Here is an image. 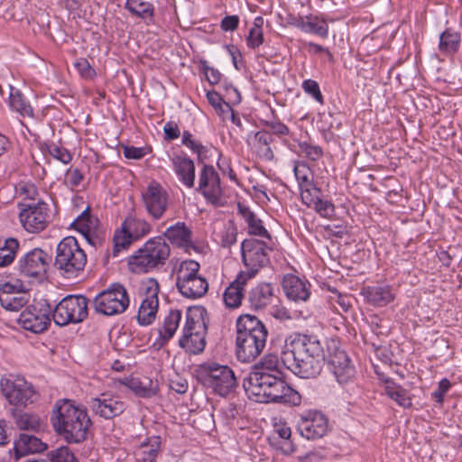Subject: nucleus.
<instances>
[{
	"label": "nucleus",
	"mask_w": 462,
	"mask_h": 462,
	"mask_svg": "<svg viewBox=\"0 0 462 462\" xmlns=\"http://www.w3.org/2000/svg\"><path fill=\"white\" fill-rule=\"evenodd\" d=\"M282 365L301 378H314L322 371L325 354L316 337L291 335L285 339L281 351Z\"/></svg>",
	"instance_id": "obj_1"
},
{
	"label": "nucleus",
	"mask_w": 462,
	"mask_h": 462,
	"mask_svg": "<svg viewBox=\"0 0 462 462\" xmlns=\"http://www.w3.org/2000/svg\"><path fill=\"white\" fill-rule=\"evenodd\" d=\"M50 420L57 435L69 444L84 442L92 425L87 408L69 399L55 402Z\"/></svg>",
	"instance_id": "obj_2"
},
{
	"label": "nucleus",
	"mask_w": 462,
	"mask_h": 462,
	"mask_svg": "<svg viewBox=\"0 0 462 462\" xmlns=\"http://www.w3.org/2000/svg\"><path fill=\"white\" fill-rule=\"evenodd\" d=\"M267 329L255 317L245 315L237 320L236 355L239 361L254 360L263 352L267 338Z\"/></svg>",
	"instance_id": "obj_3"
},
{
	"label": "nucleus",
	"mask_w": 462,
	"mask_h": 462,
	"mask_svg": "<svg viewBox=\"0 0 462 462\" xmlns=\"http://www.w3.org/2000/svg\"><path fill=\"white\" fill-rule=\"evenodd\" d=\"M171 254L170 245L162 236H154L147 240L143 247L128 260L133 273H148L165 264Z\"/></svg>",
	"instance_id": "obj_4"
},
{
	"label": "nucleus",
	"mask_w": 462,
	"mask_h": 462,
	"mask_svg": "<svg viewBox=\"0 0 462 462\" xmlns=\"http://www.w3.org/2000/svg\"><path fill=\"white\" fill-rule=\"evenodd\" d=\"M87 263V254L73 236L64 237L56 247L54 267L66 279L77 278Z\"/></svg>",
	"instance_id": "obj_5"
},
{
	"label": "nucleus",
	"mask_w": 462,
	"mask_h": 462,
	"mask_svg": "<svg viewBox=\"0 0 462 462\" xmlns=\"http://www.w3.org/2000/svg\"><path fill=\"white\" fill-rule=\"evenodd\" d=\"M198 381L219 396L226 397L237 386L234 371L226 365L208 361L196 369Z\"/></svg>",
	"instance_id": "obj_6"
},
{
	"label": "nucleus",
	"mask_w": 462,
	"mask_h": 462,
	"mask_svg": "<svg viewBox=\"0 0 462 462\" xmlns=\"http://www.w3.org/2000/svg\"><path fill=\"white\" fill-rule=\"evenodd\" d=\"M0 387L7 402L15 407L26 408L40 399V393L34 385L20 375L9 374L2 377Z\"/></svg>",
	"instance_id": "obj_7"
},
{
	"label": "nucleus",
	"mask_w": 462,
	"mask_h": 462,
	"mask_svg": "<svg viewBox=\"0 0 462 462\" xmlns=\"http://www.w3.org/2000/svg\"><path fill=\"white\" fill-rule=\"evenodd\" d=\"M88 315V300L83 295H68L52 307L51 318L57 326L79 324Z\"/></svg>",
	"instance_id": "obj_8"
},
{
	"label": "nucleus",
	"mask_w": 462,
	"mask_h": 462,
	"mask_svg": "<svg viewBox=\"0 0 462 462\" xmlns=\"http://www.w3.org/2000/svg\"><path fill=\"white\" fill-rule=\"evenodd\" d=\"M152 232V225L143 217L128 215L119 229L114 234L113 256L127 249L133 242L138 241Z\"/></svg>",
	"instance_id": "obj_9"
},
{
	"label": "nucleus",
	"mask_w": 462,
	"mask_h": 462,
	"mask_svg": "<svg viewBox=\"0 0 462 462\" xmlns=\"http://www.w3.org/2000/svg\"><path fill=\"white\" fill-rule=\"evenodd\" d=\"M130 299L126 289L119 283H113L99 292L93 300L97 313L104 316H115L124 313L129 307Z\"/></svg>",
	"instance_id": "obj_10"
},
{
	"label": "nucleus",
	"mask_w": 462,
	"mask_h": 462,
	"mask_svg": "<svg viewBox=\"0 0 462 462\" xmlns=\"http://www.w3.org/2000/svg\"><path fill=\"white\" fill-rule=\"evenodd\" d=\"M271 251L272 247L263 240L253 237L245 239L241 243V254L246 271L240 273L251 279L254 277L261 268L268 264Z\"/></svg>",
	"instance_id": "obj_11"
},
{
	"label": "nucleus",
	"mask_w": 462,
	"mask_h": 462,
	"mask_svg": "<svg viewBox=\"0 0 462 462\" xmlns=\"http://www.w3.org/2000/svg\"><path fill=\"white\" fill-rule=\"evenodd\" d=\"M52 306L45 300L28 305L19 315L17 323L25 330L40 334L48 329L51 324Z\"/></svg>",
	"instance_id": "obj_12"
},
{
	"label": "nucleus",
	"mask_w": 462,
	"mask_h": 462,
	"mask_svg": "<svg viewBox=\"0 0 462 462\" xmlns=\"http://www.w3.org/2000/svg\"><path fill=\"white\" fill-rule=\"evenodd\" d=\"M160 286L157 280L150 278L143 282L141 294L143 300L137 314V321L142 326L152 324L159 308L158 293Z\"/></svg>",
	"instance_id": "obj_13"
},
{
	"label": "nucleus",
	"mask_w": 462,
	"mask_h": 462,
	"mask_svg": "<svg viewBox=\"0 0 462 462\" xmlns=\"http://www.w3.org/2000/svg\"><path fill=\"white\" fill-rule=\"evenodd\" d=\"M22 208L19 217L23 227L29 233L43 231L50 222V209L43 201L36 204H19Z\"/></svg>",
	"instance_id": "obj_14"
},
{
	"label": "nucleus",
	"mask_w": 462,
	"mask_h": 462,
	"mask_svg": "<svg viewBox=\"0 0 462 462\" xmlns=\"http://www.w3.org/2000/svg\"><path fill=\"white\" fill-rule=\"evenodd\" d=\"M197 190L214 207H223L225 205L220 178L212 165H203L199 174Z\"/></svg>",
	"instance_id": "obj_15"
},
{
	"label": "nucleus",
	"mask_w": 462,
	"mask_h": 462,
	"mask_svg": "<svg viewBox=\"0 0 462 462\" xmlns=\"http://www.w3.org/2000/svg\"><path fill=\"white\" fill-rule=\"evenodd\" d=\"M51 260V256L44 250L33 248L19 258L16 270L23 277H39L47 272Z\"/></svg>",
	"instance_id": "obj_16"
},
{
	"label": "nucleus",
	"mask_w": 462,
	"mask_h": 462,
	"mask_svg": "<svg viewBox=\"0 0 462 462\" xmlns=\"http://www.w3.org/2000/svg\"><path fill=\"white\" fill-rule=\"evenodd\" d=\"M297 430L307 439H320L328 431V419L321 411H305L297 420Z\"/></svg>",
	"instance_id": "obj_17"
},
{
	"label": "nucleus",
	"mask_w": 462,
	"mask_h": 462,
	"mask_svg": "<svg viewBox=\"0 0 462 462\" xmlns=\"http://www.w3.org/2000/svg\"><path fill=\"white\" fill-rule=\"evenodd\" d=\"M143 203L153 220L161 219L169 206V194L158 182L152 180L142 194Z\"/></svg>",
	"instance_id": "obj_18"
},
{
	"label": "nucleus",
	"mask_w": 462,
	"mask_h": 462,
	"mask_svg": "<svg viewBox=\"0 0 462 462\" xmlns=\"http://www.w3.org/2000/svg\"><path fill=\"white\" fill-rule=\"evenodd\" d=\"M91 411L101 418L111 420L121 415L126 409V404L118 397L109 393H103L96 398H92L89 402Z\"/></svg>",
	"instance_id": "obj_19"
},
{
	"label": "nucleus",
	"mask_w": 462,
	"mask_h": 462,
	"mask_svg": "<svg viewBox=\"0 0 462 462\" xmlns=\"http://www.w3.org/2000/svg\"><path fill=\"white\" fill-rule=\"evenodd\" d=\"M98 219L93 217L88 207L78 217L72 222L71 226L79 232L87 242L97 247L101 245L103 238L98 230Z\"/></svg>",
	"instance_id": "obj_20"
},
{
	"label": "nucleus",
	"mask_w": 462,
	"mask_h": 462,
	"mask_svg": "<svg viewBox=\"0 0 462 462\" xmlns=\"http://www.w3.org/2000/svg\"><path fill=\"white\" fill-rule=\"evenodd\" d=\"M161 236L173 245L183 248L187 253H190V250L199 252L198 246L192 242V232L184 222L179 221L170 226Z\"/></svg>",
	"instance_id": "obj_21"
},
{
	"label": "nucleus",
	"mask_w": 462,
	"mask_h": 462,
	"mask_svg": "<svg viewBox=\"0 0 462 462\" xmlns=\"http://www.w3.org/2000/svg\"><path fill=\"white\" fill-rule=\"evenodd\" d=\"M328 368L340 384L347 383L355 376V368L346 352L335 351L328 359Z\"/></svg>",
	"instance_id": "obj_22"
},
{
	"label": "nucleus",
	"mask_w": 462,
	"mask_h": 462,
	"mask_svg": "<svg viewBox=\"0 0 462 462\" xmlns=\"http://www.w3.org/2000/svg\"><path fill=\"white\" fill-rule=\"evenodd\" d=\"M310 284L293 274H287L282 280V289L287 298L295 302L306 301L310 298Z\"/></svg>",
	"instance_id": "obj_23"
},
{
	"label": "nucleus",
	"mask_w": 462,
	"mask_h": 462,
	"mask_svg": "<svg viewBox=\"0 0 462 462\" xmlns=\"http://www.w3.org/2000/svg\"><path fill=\"white\" fill-rule=\"evenodd\" d=\"M208 313L203 307L189 308L186 313V321L182 329V335L192 333L207 335Z\"/></svg>",
	"instance_id": "obj_24"
},
{
	"label": "nucleus",
	"mask_w": 462,
	"mask_h": 462,
	"mask_svg": "<svg viewBox=\"0 0 462 462\" xmlns=\"http://www.w3.org/2000/svg\"><path fill=\"white\" fill-rule=\"evenodd\" d=\"M175 174L179 180L187 188L191 189L195 183V163L186 154L175 155L171 158Z\"/></svg>",
	"instance_id": "obj_25"
},
{
	"label": "nucleus",
	"mask_w": 462,
	"mask_h": 462,
	"mask_svg": "<svg viewBox=\"0 0 462 462\" xmlns=\"http://www.w3.org/2000/svg\"><path fill=\"white\" fill-rule=\"evenodd\" d=\"M274 288L271 283H259L248 293L250 307L255 310L265 309L275 300Z\"/></svg>",
	"instance_id": "obj_26"
},
{
	"label": "nucleus",
	"mask_w": 462,
	"mask_h": 462,
	"mask_svg": "<svg viewBox=\"0 0 462 462\" xmlns=\"http://www.w3.org/2000/svg\"><path fill=\"white\" fill-rule=\"evenodd\" d=\"M181 311L180 310H171L164 317L162 324L156 329L157 338L155 345L164 346L174 336L181 320Z\"/></svg>",
	"instance_id": "obj_27"
},
{
	"label": "nucleus",
	"mask_w": 462,
	"mask_h": 462,
	"mask_svg": "<svg viewBox=\"0 0 462 462\" xmlns=\"http://www.w3.org/2000/svg\"><path fill=\"white\" fill-rule=\"evenodd\" d=\"M251 278L238 273L236 280L233 281L225 290L223 293V300L226 308H238L244 299L245 286Z\"/></svg>",
	"instance_id": "obj_28"
},
{
	"label": "nucleus",
	"mask_w": 462,
	"mask_h": 462,
	"mask_svg": "<svg viewBox=\"0 0 462 462\" xmlns=\"http://www.w3.org/2000/svg\"><path fill=\"white\" fill-rule=\"evenodd\" d=\"M47 445L39 438L23 433L14 444V457L19 458L32 453H40L45 450Z\"/></svg>",
	"instance_id": "obj_29"
},
{
	"label": "nucleus",
	"mask_w": 462,
	"mask_h": 462,
	"mask_svg": "<svg viewBox=\"0 0 462 462\" xmlns=\"http://www.w3.org/2000/svg\"><path fill=\"white\" fill-rule=\"evenodd\" d=\"M275 375L264 373H250L248 377V385L245 387L247 393L254 395L256 399L263 398V396L273 387V381H276Z\"/></svg>",
	"instance_id": "obj_30"
},
{
	"label": "nucleus",
	"mask_w": 462,
	"mask_h": 462,
	"mask_svg": "<svg viewBox=\"0 0 462 462\" xmlns=\"http://www.w3.org/2000/svg\"><path fill=\"white\" fill-rule=\"evenodd\" d=\"M361 294L365 300L374 306H386L394 299V294L389 285L367 286L362 289Z\"/></svg>",
	"instance_id": "obj_31"
},
{
	"label": "nucleus",
	"mask_w": 462,
	"mask_h": 462,
	"mask_svg": "<svg viewBox=\"0 0 462 462\" xmlns=\"http://www.w3.org/2000/svg\"><path fill=\"white\" fill-rule=\"evenodd\" d=\"M28 302V296L23 292H14V286L5 283L0 289V303L3 308L11 311H18Z\"/></svg>",
	"instance_id": "obj_32"
},
{
	"label": "nucleus",
	"mask_w": 462,
	"mask_h": 462,
	"mask_svg": "<svg viewBox=\"0 0 462 462\" xmlns=\"http://www.w3.org/2000/svg\"><path fill=\"white\" fill-rule=\"evenodd\" d=\"M274 141L273 134L266 130H260L254 134L252 141L249 144L254 150L259 158L270 162L274 158L272 143Z\"/></svg>",
	"instance_id": "obj_33"
},
{
	"label": "nucleus",
	"mask_w": 462,
	"mask_h": 462,
	"mask_svg": "<svg viewBox=\"0 0 462 462\" xmlns=\"http://www.w3.org/2000/svg\"><path fill=\"white\" fill-rule=\"evenodd\" d=\"M237 209L247 225L249 235L271 239L269 232L263 225V221L248 207L238 203Z\"/></svg>",
	"instance_id": "obj_34"
},
{
	"label": "nucleus",
	"mask_w": 462,
	"mask_h": 462,
	"mask_svg": "<svg viewBox=\"0 0 462 462\" xmlns=\"http://www.w3.org/2000/svg\"><path fill=\"white\" fill-rule=\"evenodd\" d=\"M179 292L185 298L196 300L204 296L208 290V282L203 277H195L194 280L182 283H176Z\"/></svg>",
	"instance_id": "obj_35"
},
{
	"label": "nucleus",
	"mask_w": 462,
	"mask_h": 462,
	"mask_svg": "<svg viewBox=\"0 0 462 462\" xmlns=\"http://www.w3.org/2000/svg\"><path fill=\"white\" fill-rule=\"evenodd\" d=\"M161 450V438L158 436L152 437L146 443L139 446L135 452L134 457L136 462H155Z\"/></svg>",
	"instance_id": "obj_36"
},
{
	"label": "nucleus",
	"mask_w": 462,
	"mask_h": 462,
	"mask_svg": "<svg viewBox=\"0 0 462 462\" xmlns=\"http://www.w3.org/2000/svg\"><path fill=\"white\" fill-rule=\"evenodd\" d=\"M301 32L326 39L328 36V24L321 15L310 14L304 15Z\"/></svg>",
	"instance_id": "obj_37"
},
{
	"label": "nucleus",
	"mask_w": 462,
	"mask_h": 462,
	"mask_svg": "<svg viewBox=\"0 0 462 462\" xmlns=\"http://www.w3.org/2000/svg\"><path fill=\"white\" fill-rule=\"evenodd\" d=\"M12 414L16 427L21 430L38 431L42 428V421L36 413L13 410Z\"/></svg>",
	"instance_id": "obj_38"
},
{
	"label": "nucleus",
	"mask_w": 462,
	"mask_h": 462,
	"mask_svg": "<svg viewBox=\"0 0 462 462\" xmlns=\"http://www.w3.org/2000/svg\"><path fill=\"white\" fill-rule=\"evenodd\" d=\"M20 243L16 238H0V268L9 266L14 260Z\"/></svg>",
	"instance_id": "obj_39"
},
{
	"label": "nucleus",
	"mask_w": 462,
	"mask_h": 462,
	"mask_svg": "<svg viewBox=\"0 0 462 462\" xmlns=\"http://www.w3.org/2000/svg\"><path fill=\"white\" fill-rule=\"evenodd\" d=\"M9 105L12 110L19 113V115L23 117L33 116V109L30 103L26 100L23 93L14 87H10Z\"/></svg>",
	"instance_id": "obj_40"
},
{
	"label": "nucleus",
	"mask_w": 462,
	"mask_h": 462,
	"mask_svg": "<svg viewBox=\"0 0 462 462\" xmlns=\"http://www.w3.org/2000/svg\"><path fill=\"white\" fill-rule=\"evenodd\" d=\"M200 264L195 260H184L180 262L176 270V283H182L194 280L195 277H203L199 273Z\"/></svg>",
	"instance_id": "obj_41"
},
{
	"label": "nucleus",
	"mask_w": 462,
	"mask_h": 462,
	"mask_svg": "<svg viewBox=\"0 0 462 462\" xmlns=\"http://www.w3.org/2000/svg\"><path fill=\"white\" fill-rule=\"evenodd\" d=\"M129 388L139 397L150 398L157 393L158 383L148 377L133 378L129 382Z\"/></svg>",
	"instance_id": "obj_42"
},
{
	"label": "nucleus",
	"mask_w": 462,
	"mask_h": 462,
	"mask_svg": "<svg viewBox=\"0 0 462 462\" xmlns=\"http://www.w3.org/2000/svg\"><path fill=\"white\" fill-rule=\"evenodd\" d=\"M460 44V34L451 28L446 29L439 36V49L445 55L454 54Z\"/></svg>",
	"instance_id": "obj_43"
},
{
	"label": "nucleus",
	"mask_w": 462,
	"mask_h": 462,
	"mask_svg": "<svg viewBox=\"0 0 462 462\" xmlns=\"http://www.w3.org/2000/svg\"><path fill=\"white\" fill-rule=\"evenodd\" d=\"M180 347L191 354L202 352L206 346V335L192 333L190 336L182 335L179 340Z\"/></svg>",
	"instance_id": "obj_44"
},
{
	"label": "nucleus",
	"mask_w": 462,
	"mask_h": 462,
	"mask_svg": "<svg viewBox=\"0 0 462 462\" xmlns=\"http://www.w3.org/2000/svg\"><path fill=\"white\" fill-rule=\"evenodd\" d=\"M125 8L142 19L152 18L154 14L152 4L144 0H126Z\"/></svg>",
	"instance_id": "obj_45"
},
{
	"label": "nucleus",
	"mask_w": 462,
	"mask_h": 462,
	"mask_svg": "<svg viewBox=\"0 0 462 462\" xmlns=\"http://www.w3.org/2000/svg\"><path fill=\"white\" fill-rule=\"evenodd\" d=\"M386 394L400 406L407 409L411 407V399L407 390L393 382H387L385 386Z\"/></svg>",
	"instance_id": "obj_46"
},
{
	"label": "nucleus",
	"mask_w": 462,
	"mask_h": 462,
	"mask_svg": "<svg viewBox=\"0 0 462 462\" xmlns=\"http://www.w3.org/2000/svg\"><path fill=\"white\" fill-rule=\"evenodd\" d=\"M300 395L291 388L285 381L282 383L281 389L277 392V399L273 402L283 403L288 405H299L300 403Z\"/></svg>",
	"instance_id": "obj_47"
},
{
	"label": "nucleus",
	"mask_w": 462,
	"mask_h": 462,
	"mask_svg": "<svg viewBox=\"0 0 462 462\" xmlns=\"http://www.w3.org/2000/svg\"><path fill=\"white\" fill-rule=\"evenodd\" d=\"M263 17L257 16L254 18L253 27L250 29L246 38V43L249 48L255 49L263 43Z\"/></svg>",
	"instance_id": "obj_48"
},
{
	"label": "nucleus",
	"mask_w": 462,
	"mask_h": 462,
	"mask_svg": "<svg viewBox=\"0 0 462 462\" xmlns=\"http://www.w3.org/2000/svg\"><path fill=\"white\" fill-rule=\"evenodd\" d=\"M43 151L48 152L55 160H58L64 164H69L72 160V155L69 150L57 145L53 142L49 143H45L43 145Z\"/></svg>",
	"instance_id": "obj_49"
},
{
	"label": "nucleus",
	"mask_w": 462,
	"mask_h": 462,
	"mask_svg": "<svg viewBox=\"0 0 462 462\" xmlns=\"http://www.w3.org/2000/svg\"><path fill=\"white\" fill-rule=\"evenodd\" d=\"M293 171L299 188L306 185L308 186L309 184L314 182L311 170L306 162H295Z\"/></svg>",
	"instance_id": "obj_50"
},
{
	"label": "nucleus",
	"mask_w": 462,
	"mask_h": 462,
	"mask_svg": "<svg viewBox=\"0 0 462 462\" xmlns=\"http://www.w3.org/2000/svg\"><path fill=\"white\" fill-rule=\"evenodd\" d=\"M50 462H77L74 453L67 446H61L48 453Z\"/></svg>",
	"instance_id": "obj_51"
},
{
	"label": "nucleus",
	"mask_w": 462,
	"mask_h": 462,
	"mask_svg": "<svg viewBox=\"0 0 462 462\" xmlns=\"http://www.w3.org/2000/svg\"><path fill=\"white\" fill-rule=\"evenodd\" d=\"M300 193V199L304 205L307 207L313 206L314 201L321 196V190L316 186L314 182L308 186L299 188Z\"/></svg>",
	"instance_id": "obj_52"
},
{
	"label": "nucleus",
	"mask_w": 462,
	"mask_h": 462,
	"mask_svg": "<svg viewBox=\"0 0 462 462\" xmlns=\"http://www.w3.org/2000/svg\"><path fill=\"white\" fill-rule=\"evenodd\" d=\"M237 227L233 222L226 225L220 234V245L222 247L228 248L235 245L237 240Z\"/></svg>",
	"instance_id": "obj_53"
},
{
	"label": "nucleus",
	"mask_w": 462,
	"mask_h": 462,
	"mask_svg": "<svg viewBox=\"0 0 462 462\" xmlns=\"http://www.w3.org/2000/svg\"><path fill=\"white\" fill-rule=\"evenodd\" d=\"M181 143L190 149L193 153H196L199 160H201L202 154L207 152V148L201 143L194 140L193 135L189 131L182 133Z\"/></svg>",
	"instance_id": "obj_54"
},
{
	"label": "nucleus",
	"mask_w": 462,
	"mask_h": 462,
	"mask_svg": "<svg viewBox=\"0 0 462 462\" xmlns=\"http://www.w3.org/2000/svg\"><path fill=\"white\" fill-rule=\"evenodd\" d=\"M300 152L305 155V157L312 162H317L323 157V149L319 145L311 144L308 142H300L298 143Z\"/></svg>",
	"instance_id": "obj_55"
},
{
	"label": "nucleus",
	"mask_w": 462,
	"mask_h": 462,
	"mask_svg": "<svg viewBox=\"0 0 462 462\" xmlns=\"http://www.w3.org/2000/svg\"><path fill=\"white\" fill-rule=\"evenodd\" d=\"M309 208H313L321 217L325 218H330L335 212L333 203L328 199H322L321 197L314 201L313 206Z\"/></svg>",
	"instance_id": "obj_56"
},
{
	"label": "nucleus",
	"mask_w": 462,
	"mask_h": 462,
	"mask_svg": "<svg viewBox=\"0 0 462 462\" xmlns=\"http://www.w3.org/2000/svg\"><path fill=\"white\" fill-rule=\"evenodd\" d=\"M84 178V174L79 168L70 167L65 172L64 184L74 190L80 185Z\"/></svg>",
	"instance_id": "obj_57"
},
{
	"label": "nucleus",
	"mask_w": 462,
	"mask_h": 462,
	"mask_svg": "<svg viewBox=\"0 0 462 462\" xmlns=\"http://www.w3.org/2000/svg\"><path fill=\"white\" fill-rule=\"evenodd\" d=\"M276 432L279 437L283 440V445L281 447L282 451L284 454H291L293 452L294 448L292 443L290 441V438L291 435V428L287 425H279L276 428Z\"/></svg>",
	"instance_id": "obj_58"
},
{
	"label": "nucleus",
	"mask_w": 462,
	"mask_h": 462,
	"mask_svg": "<svg viewBox=\"0 0 462 462\" xmlns=\"http://www.w3.org/2000/svg\"><path fill=\"white\" fill-rule=\"evenodd\" d=\"M74 67L79 75L86 79H92L96 77V70L85 58L77 59Z\"/></svg>",
	"instance_id": "obj_59"
},
{
	"label": "nucleus",
	"mask_w": 462,
	"mask_h": 462,
	"mask_svg": "<svg viewBox=\"0 0 462 462\" xmlns=\"http://www.w3.org/2000/svg\"><path fill=\"white\" fill-rule=\"evenodd\" d=\"M16 194L25 199H35L38 196L36 186L31 182H19L16 186Z\"/></svg>",
	"instance_id": "obj_60"
},
{
	"label": "nucleus",
	"mask_w": 462,
	"mask_h": 462,
	"mask_svg": "<svg viewBox=\"0 0 462 462\" xmlns=\"http://www.w3.org/2000/svg\"><path fill=\"white\" fill-rule=\"evenodd\" d=\"M303 90L310 95L319 104L324 103L323 96L320 92L319 84L312 79H306L302 83Z\"/></svg>",
	"instance_id": "obj_61"
},
{
	"label": "nucleus",
	"mask_w": 462,
	"mask_h": 462,
	"mask_svg": "<svg viewBox=\"0 0 462 462\" xmlns=\"http://www.w3.org/2000/svg\"><path fill=\"white\" fill-rule=\"evenodd\" d=\"M264 125L269 128V130L272 132V134H275L280 137L288 135L290 134L289 127L280 120L264 121Z\"/></svg>",
	"instance_id": "obj_62"
},
{
	"label": "nucleus",
	"mask_w": 462,
	"mask_h": 462,
	"mask_svg": "<svg viewBox=\"0 0 462 462\" xmlns=\"http://www.w3.org/2000/svg\"><path fill=\"white\" fill-rule=\"evenodd\" d=\"M257 365L258 368L263 370H281L280 360L273 354L266 355Z\"/></svg>",
	"instance_id": "obj_63"
},
{
	"label": "nucleus",
	"mask_w": 462,
	"mask_h": 462,
	"mask_svg": "<svg viewBox=\"0 0 462 462\" xmlns=\"http://www.w3.org/2000/svg\"><path fill=\"white\" fill-rule=\"evenodd\" d=\"M325 460V455L323 450H311L303 456L298 457L299 462H323Z\"/></svg>",
	"instance_id": "obj_64"
}]
</instances>
